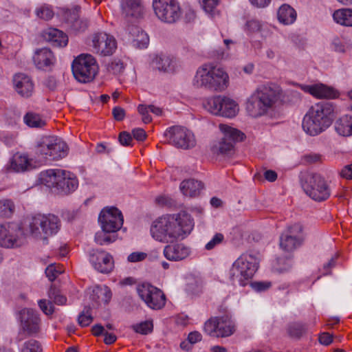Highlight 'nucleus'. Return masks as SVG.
<instances>
[{"instance_id": "nucleus-1", "label": "nucleus", "mask_w": 352, "mask_h": 352, "mask_svg": "<svg viewBox=\"0 0 352 352\" xmlns=\"http://www.w3.org/2000/svg\"><path fill=\"white\" fill-rule=\"evenodd\" d=\"M193 226L191 216L186 212H182L159 217L153 222L150 231L154 239L168 243L190 234Z\"/></svg>"}, {"instance_id": "nucleus-2", "label": "nucleus", "mask_w": 352, "mask_h": 352, "mask_svg": "<svg viewBox=\"0 0 352 352\" xmlns=\"http://www.w3.org/2000/svg\"><path fill=\"white\" fill-rule=\"evenodd\" d=\"M282 94L281 88L276 84L261 85L248 98L245 110L252 118L264 116L277 106Z\"/></svg>"}, {"instance_id": "nucleus-3", "label": "nucleus", "mask_w": 352, "mask_h": 352, "mask_svg": "<svg viewBox=\"0 0 352 352\" xmlns=\"http://www.w3.org/2000/svg\"><path fill=\"white\" fill-rule=\"evenodd\" d=\"M230 83L227 72L221 67L212 64H204L199 67L192 79V85L197 88L222 92Z\"/></svg>"}, {"instance_id": "nucleus-4", "label": "nucleus", "mask_w": 352, "mask_h": 352, "mask_svg": "<svg viewBox=\"0 0 352 352\" xmlns=\"http://www.w3.org/2000/svg\"><path fill=\"white\" fill-rule=\"evenodd\" d=\"M333 107L327 102L312 105L305 115L302 126L310 135H317L324 131L332 123Z\"/></svg>"}, {"instance_id": "nucleus-5", "label": "nucleus", "mask_w": 352, "mask_h": 352, "mask_svg": "<svg viewBox=\"0 0 352 352\" xmlns=\"http://www.w3.org/2000/svg\"><path fill=\"white\" fill-rule=\"evenodd\" d=\"M258 267V258L251 254H241L228 271V278L233 283L246 285L252 279Z\"/></svg>"}, {"instance_id": "nucleus-6", "label": "nucleus", "mask_w": 352, "mask_h": 352, "mask_svg": "<svg viewBox=\"0 0 352 352\" xmlns=\"http://www.w3.org/2000/svg\"><path fill=\"white\" fill-rule=\"evenodd\" d=\"M60 226V220L56 215L37 214L32 218L29 231L33 237L45 240L48 236L56 234Z\"/></svg>"}, {"instance_id": "nucleus-7", "label": "nucleus", "mask_w": 352, "mask_h": 352, "mask_svg": "<svg viewBox=\"0 0 352 352\" xmlns=\"http://www.w3.org/2000/svg\"><path fill=\"white\" fill-rule=\"evenodd\" d=\"M219 128L222 137L213 144L211 150L214 154L218 155H231L234 153L235 143L244 139V133L225 124H220Z\"/></svg>"}, {"instance_id": "nucleus-8", "label": "nucleus", "mask_w": 352, "mask_h": 352, "mask_svg": "<svg viewBox=\"0 0 352 352\" xmlns=\"http://www.w3.org/2000/svg\"><path fill=\"white\" fill-rule=\"evenodd\" d=\"M72 67L75 78L84 83L93 80L98 71L96 58L89 54H82L77 56Z\"/></svg>"}, {"instance_id": "nucleus-9", "label": "nucleus", "mask_w": 352, "mask_h": 352, "mask_svg": "<svg viewBox=\"0 0 352 352\" xmlns=\"http://www.w3.org/2000/svg\"><path fill=\"white\" fill-rule=\"evenodd\" d=\"M302 187L307 195L317 201L327 199L331 194L327 181L317 173H309L305 175Z\"/></svg>"}, {"instance_id": "nucleus-10", "label": "nucleus", "mask_w": 352, "mask_h": 352, "mask_svg": "<svg viewBox=\"0 0 352 352\" xmlns=\"http://www.w3.org/2000/svg\"><path fill=\"white\" fill-rule=\"evenodd\" d=\"M153 8L157 19L163 23H176L182 14L178 0H153Z\"/></svg>"}, {"instance_id": "nucleus-11", "label": "nucleus", "mask_w": 352, "mask_h": 352, "mask_svg": "<svg viewBox=\"0 0 352 352\" xmlns=\"http://www.w3.org/2000/svg\"><path fill=\"white\" fill-rule=\"evenodd\" d=\"M204 331L212 336L228 337L235 331V324L228 316L214 317L205 322Z\"/></svg>"}, {"instance_id": "nucleus-12", "label": "nucleus", "mask_w": 352, "mask_h": 352, "mask_svg": "<svg viewBox=\"0 0 352 352\" xmlns=\"http://www.w3.org/2000/svg\"><path fill=\"white\" fill-rule=\"evenodd\" d=\"M91 46L93 53L100 56H111L117 49V41L113 36L98 32L92 34Z\"/></svg>"}, {"instance_id": "nucleus-13", "label": "nucleus", "mask_w": 352, "mask_h": 352, "mask_svg": "<svg viewBox=\"0 0 352 352\" xmlns=\"http://www.w3.org/2000/svg\"><path fill=\"white\" fill-rule=\"evenodd\" d=\"M165 136L170 144L178 148L188 149L196 144L194 134L185 127L172 126L166 130Z\"/></svg>"}, {"instance_id": "nucleus-14", "label": "nucleus", "mask_w": 352, "mask_h": 352, "mask_svg": "<svg viewBox=\"0 0 352 352\" xmlns=\"http://www.w3.org/2000/svg\"><path fill=\"white\" fill-rule=\"evenodd\" d=\"M137 292L140 298L153 309H160L165 305L164 294L162 290L150 284L139 285L137 287Z\"/></svg>"}, {"instance_id": "nucleus-15", "label": "nucleus", "mask_w": 352, "mask_h": 352, "mask_svg": "<svg viewBox=\"0 0 352 352\" xmlns=\"http://www.w3.org/2000/svg\"><path fill=\"white\" fill-rule=\"evenodd\" d=\"M98 221L102 230L109 232H116L122 228L124 219L122 212L118 208L107 207L100 212Z\"/></svg>"}, {"instance_id": "nucleus-16", "label": "nucleus", "mask_w": 352, "mask_h": 352, "mask_svg": "<svg viewBox=\"0 0 352 352\" xmlns=\"http://www.w3.org/2000/svg\"><path fill=\"white\" fill-rule=\"evenodd\" d=\"M302 226L296 223L288 228L287 231L283 233L280 239V246L285 252H292L300 245L299 234L302 232Z\"/></svg>"}, {"instance_id": "nucleus-17", "label": "nucleus", "mask_w": 352, "mask_h": 352, "mask_svg": "<svg viewBox=\"0 0 352 352\" xmlns=\"http://www.w3.org/2000/svg\"><path fill=\"white\" fill-rule=\"evenodd\" d=\"M19 314L21 327L25 331L29 333L38 332L41 319L36 311L29 308H24L19 311Z\"/></svg>"}, {"instance_id": "nucleus-18", "label": "nucleus", "mask_w": 352, "mask_h": 352, "mask_svg": "<svg viewBox=\"0 0 352 352\" xmlns=\"http://www.w3.org/2000/svg\"><path fill=\"white\" fill-rule=\"evenodd\" d=\"M21 233L19 229H16L10 224L0 225V245L5 248H14L21 244L19 234Z\"/></svg>"}, {"instance_id": "nucleus-19", "label": "nucleus", "mask_w": 352, "mask_h": 352, "mask_svg": "<svg viewBox=\"0 0 352 352\" xmlns=\"http://www.w3.org/2000/svg\"><path fill=\"white\" fill-rule=\"evenodd\" d=\"M13 85L15 91L21 97H30L34 89V85L30 76L25 74H17L13 78Z\"/></svg>"}, {"instance_id": "nucleus-20", "label": "nucleus", "mask_w": 352, "mask_h": 352, "mask_svg": "<svg viewBox=\"0 0 352 352\" xmlns=\"http://www.w3.org/2000/svg\"><path fill=\"white\" fill-rule=\"evenodd\" d=\"M79 10L75 9L67 14V24L71 32L74 34L85 32L89 27L87 19L79 16Z\"/></svg>"}, {"instance_id": "nucleus-21", "label": "nucleus", "mask_w": 352, "mask_h": 352, "mask_svg": "<svg viewBox=\"0 0 352 352\" xmlns=\"http://www.w3.org/2000/svg\"><path fill=\"white\" fill-rule=\"evenodd\" d=\"M91 261L94 268L101 273H109L113 270V258L104 251L98 252L92 255Z\"/></svg>"}, {"instance_id": "nucleus-22", "label": "nucleus", "mask_w": 352, "mask_h": 352, "mask_svg": "<svg viewBox=\"0 0 352 352\" xmlns=\"http://www.w3.org/2000/svg\"><path fill=\"white\" fill-rule=\"evenodd\" d=\"M164 255L169 261H181L188 256L190 250L183 243H172L165 246Z\"/></svg>"}, {"instance_id": "nucleus-23", "label": "nucleus", "mask_w": 352, "mask_h": 352, "mask_svg": "<svg viewBox=\"0 0 352 352\" xmlns=\"http://www.w3.org/2000/svg\"><path fill=\"white\" fill-rule=\"evenodd\" d=\"M35 168L34 162L26 153H16L10 161V168L15 172H23Z\"/></svg>"}, {"instance_id": "nucleus-24", "label": "nucleus", "mask_w": 352, "mask_h": 352, "mask_svg": "<svg viewBox=\"0 0 352 352\" xmlns=\"http://www.w3.org/2000/svg\"><path fill=\"white\" fill-rule=\"evenodd\" d=\"M42 38L55 47H65L68 43V36L63 31L49 28L41 32Z\"/></svg>"}, {"instance_id": "nucleus-25", "label": "nucleus", "mask_w": 352, "mask_h": 352, "mask_svg": "<svg viewBox=\"0 0 352 352\" xmlns=\"http://www.w3.org/2000/svg\"><path fill=\"white\" fill-rule=\"evenodd\" d=\"M60 177L56 188L57 192L67 195L77 188L78 182L76 177L72 173L62 170V176Z\"/></svg>"}, {"instance_id": "nucleus-26", "label": "nucleus", "mask_w": 352, "mask_h": 352, "mask_svg": "<svg viewBox=\"0 0 352 352\" xmlns=\"http://www.w3.org/2000/svg\"><path fill=\"white\" fill-rule=\"evenodd\" d=\"M302 89L311 94L312 96L319 98H336L338 96V93L331 87H328L324 85H305Z\"/></svg>"}, {"instance_id": "nucleus-27", "label": "nucleus", "mask_w": 352, "mask_h": 352, "mask_svg": "<svg viewBox=\"0 0 352 352\" xmlns=\"http://www.w3.org/2000/svg\"><path fill=\"white\" fill-rule=\"evenodd\" d=\"M122 14L126 17L138 18L143 12L141 0H122Z\"/></svg>"}, {"instance_id": "nucleus-28", "label": "nucleus", "mask_w": 352, "mask_h": 352, "mask_svg": "<svg viewBox=\"0 0 352 352\" xmlns=\"http://www.w3.org/2000/svg\"><path fill=\"white\" fill-rule=\"evenodd\" d=\"M155 67L161 72L167 73H173L176 72L179 65L178 61L174 57L167 55H160L157 56L153 60Z\"/></svg>"}, {"instance_id": "nucleus-29", "label": "nucleus", "mask_w": 352, "mask_h": 352, "mask_svg": "<svg viewBox=\"0 0 352 352\" xmlns=\"http://www.w3.org/2000/svg\"><path fill=\"white\" fill-rule=\"evenodd\" d=\"M61 176L62 169H49L41 173L40 180L47 187L56 190Z\"/></svg>"}, {"instance_id": "nucleus-30", "label": "nucleus", "mask_w": 352, "mask_h": 352, "mask_svg": "<svg viewBox=\"0 0 352 352\" xmlns=\"http://www.w3.org/2000/svg\"><path fill=\"white\" fill-rule=\"evenodd\" d=\"M220 112L219 116H222L228 118H232L235 117L239 111V106L238 103L232 98L223 96Z\"/></svg>"}, {"instance_id": "nucleus-31", "label": "nucleus", "mask_w": 352, "mask_h": 352, "mask_svg": "<svg viewBox=\"0 0 352 352\" xmlns=\"http://www.w3.org/2000/svg\"><path fill=\"white\" fill-rule=\"evenodd\" d=\"M55 141H56V136H45L41 138L36 146V155L45 160H49L50 152Z\"/></svg>"}, {"instance_id": "nucleus-32", "label": "nucleus", "mask_w": 352, "mask_h": 352, "mask_svg": "<svg viewBox=\"0 0 352 352\" xmlns=\"http://www.w3.org/2000/svg\"><path fill=\"white\" fill-rule=\"evenodd\" d=\"M34 62L38 69H44L54 63V57L52 51L47 48L37 50L33 57Z\"/></svg>"}, {"instance_id": "nucleus-33", "label": "nucleus", "mask_w": 352, "mask_h": 352, "mask_svg": "<svg viewBox=\"0 0 352 352\" xmlns=\"http://www.w3.org/2000/svg\"><path fill=\"white\" fill-rule=\"evenodd\" d=\"M202 188L200 182L192 179L184 180L180 184V190L183 195L190 197L197 196Z\"/></svg>"}, {"instance_id": "nucleus-34", "label": "nucleus", "mask_w": 352, "mask_h": 352, "mask_svg": "<svg viewBox=\"0 0 352 352\" xmlns=\"http://www.w3.org/2000/svg\"><path fill=\"white\" fill-rule=\"evenodd\" d=\"M223 96V95H217L207 97L203 100L202 107L210 113L219 116Z\"/></svg>"}, {"instance_id": "nucleus-35", "label": "nucleus", "mask_w": 352, "mask_h": 352, "mask_svg": "<svg viewBox=\"0 0 352 352\" xmlns=\"http://www.w3.org/2000/svg\"><path fill=\"white\" fill-rule=\"evenodd\" d=\"M278 19L285 25L292 24L296 19V12L290 6L284 4L278 10Z\"/></svg>"}, {"instance_id": "nucleus-36", "label": "nucleus", "mask_w": 352, "mask_h": 352, "mask_svg": "<svg viewBox=\"0 0 352 352\" xmlns=\"http://www.w3.org/2000/svg\"><path fill=\"white\" fill-rule=\"evenodd\" d=\"M68 153V146L60 138L56 137L51 152H50L49 161L58 160L65 157Z\"/></svg>"}, {"instance_id": "nucleus-37", "label": "nucleus", "mask_w": 352, "mask_h": 352, "mask_svg": "<svg viewBox=\"0 0 352 352\" xmlns=\"http://www.w3.org/2000/svg\"><path fill=\"white\" fill-rule=\"evenodd\" d=\"M335 129L340 135H352V116H344L338 119L335 123Z\"/></svg>"}, {"instance_id": "nucleus-38", "label": "nucleus", "mask_w": 352, "mask_h": 352, "mask_svg": "<svg viewBox=\"0 0 352 352\" xmlns=\"http://www.w3.org/2000/svg\"><path fill=\"white\" fill-rule=\"evenodd\" d=\"M132 35L133 45L140 48H145L149 43L147 34L138 27H133L130 32Z\"/></svg>"}, {"instance_id": "nucleus-39", "label": "nucleus", "mask_w": 352, "mask_h": 352, "mask_svg": "<svg viewBox=\"0 0 352 352\" xmlns=\"http://www.w3.org/2000/svg\"><path fill=\"white\" fill-rule=\"evenodd\" d=\"M91 298L97 304H107L111 298V292L107 287H96L92 290Z\"/></svg>"}, {"instance_id": "nucleus-40", "label": "nucleus", "mask_w": 352, "mask_h": 352, "mask_svg": "<svg viewBox=\"0 0 352 352\" xmlns=\"http://www.w3.org/2000/svg\"><path fill=\"white\" fill-rule=\"evenodd\" d=\"M334 21L342 25L352 27V9L337 10L333 14Z\"/></svg>"}, {"instance_id": "nucleus-41", "label": "nucleus", "mask_w": 352, "mask_h": 352, "mask_svg": "<svg viewBox=\"0 0 352 352\" xmlns=\"http://www.w3.org/2000/svg\"><path fill=\"white\" fill-rule=\"evenodd\" d=\"M16 206L11 199H0V217L10 218L14 213Z\"/></svg>"}, {"instance_id": "nucleus-42", "label": "nucleus", "mask_w": 352, "mask_h": 352, "mask_svg": "<svg viewBox=\"0 0 352 352\" xmlns=\"http://www.w3.org/2000/svg\"><path fill=\"white\" fill-rule=\"evenodd\" d=\"M24 122L30 127H43L45 125V121L38 114L28 113L23 118Z\"/></svg>"}, {"instance_id": "nucleus-43", "label": "nucleus", "mask_w": 352, "mask_h": 352, "mask_svg": "<svg viewBox=\"0 0 352 352\" xmlns=\"http://www.w3.org/2000/svg\"><path fill=\"white\" fill-rule=\"evenodd\" d=\"M36 16L43 20L48 21L53 18L54 11L48 5H43L36 9Z\"/></svg>"}, {"instance_id": "nucleus-44", "label": "nucleus", "mask_w": 352, "mask_h": 352, "mask_svg": "<svg viewBox=\"0 0 352 352\" xmlns=\"http://www.w3.org/2000/svg\"><path fill=\"white\" fill-rule=\"evenodd\" d=\"M63 272V267L61 265L50 264L45 270V274L50 281H53Z\"/></svg>"}, {"instance_id": "nucleus-45", "label": "nucleus", "mask_w": 352, "mask_h": 352, "mask_svg": "<svg viewBox=\"0 0 352 352\" xmlns=\"http://www.w3.org/2000/svg\"><path fill=\"white\" fill-rule=\"evenodd\" d=\"M48 296L55 304L58 305H64L66 304V297L60 294L59 290L54 287H50L48 292Z\"/></svg>"}, {"instance_id": "nucleus-46", "label": "nucleus", "mask_w": 352, "mask_h": 352, "mask_svg": "<svg viewBox=\"0 0 352 352\" xmlns=\"http://www.w3.org/2000/svg\"><path fill=\"white\" fill-rule=\"evenodd\" d=\"M107 71L113 75L121 74L124 69V65L120 59H113L107 65Z\"/></svg>"}, {"instance_id": "nucleus-47", "label": "nucleus", "mask_w": 352, "mask_h": 352, "mask_svg": "<svg viewBox=\"0 0 352 352\" xmlns=\"http://www.w3.org/2000/svg\"><path fill=\"white\" fill-rule=\"evenodd\" d=\"M42 349L38 341L29 340L25 341L21 348V352H41Z\"/></svg>"}, {"instance_id": "nucleus-48", "label": "nucleus", "mask_w": 352, "mask_h": 352, "mask_svg": "<svg viewBox=\"0 0 352 352\" xmlns=\"http://www.w3.org/2000/svg\"><path fill=\"white\" fill-rule=\"evenodd\" d=\"M109 232H106L103 230L98 232L95 236V241L96 243L102 245L114 241L115 239L112 238L109 234Z\"/></svg>"}, {"instance_id": "nucleus-49", "label": "nucleus", "mask_w": 352, "mask_h": 352, "mask_svg": "<svg viewBox=\"0 0 352 352\" xmlns=\"http://www.w3.org/2000/svg\"><path fill=\"white\" fill-rule=\"evenodd\" d=\"M38 305L41 310L47 316H51L55 311L54 306L50 300L41 299L38 301Z\"/></svg>"}, {"instance_id": "nucleus-50", "label": "nucleus", "mask_w": 352, "mask_h": 352, "mask_svg": "<svg viewBox=\"0 0 352 352\" xmlns=\"http://www.w3.org/2000/svg\"><path fill=\"white\" fill-rule=\"evenodd\" d=\"M133 330L141 334H147L153 329V323L149 321H145L138 324L133 326Z\"/></svg>"}, {"instance_id": "nucleus-51", "label": "nucleus", "mask_w": 352, "mask_h": 352, "mask_svg": "<svg viewBox=\"0 0 352 352\" xmlns=\"http://www.w3.org/2000/svg\"><path fill=\"white\" fill-rule=\"evenodd\" d=\"M305 331V328L300 324H294L289 328V333L294 338H300Z\"/></svg>"}, {"instance_id": "nucleus-52", "label": "nucleus", "mask_w": 352, "mask_h": 352, "mask_svg": "<svg viewBox=\"0 0 352 352\" xmlns=\"http://www.w3.org/2000/svg\"><path fill=\"white\" fill-rule=\"evenodd\" d=\"M93 320V318L91 316L89 310L83 311L80 316H78V323L82 327H87Z\"/></svg>"}, {"instance_id": "nucleus-53", "label": "nucleus", "mask_w": 352, "mask_h": 352, "mask_svg": "<svg viewBox=\"0 0 352 352\" xmlns=\"http://www.w3.org/2000/svg\"><path fill=\"white\" fill-rule=\"evenodd\" d=\"M224 239V236L221 233H217L213 238L206 243L205 248L208 250H211L214 248L217 245L222 243Z\"/></svg>"}, {"instance_id": "nucleus-54", "label": "nucleus", "mask_w": 352, "mask_h": 352, "mask_svg": "<svg viewBox=\"0 0 352 352\" xmlns=\"http://www.w3.org/2000/svg\"><path fill=\"white\" fill-rule=\"evenodd\" d=\"M147 254L142 252H134L127 257V261L131 263L140 262L146 259Z\"/></svg>"}, {"instance_id": "nucleus-55", "label": "nucleus", "mask_w": 352, "mask_h": 352, "mask_svg": "<svg viewBox=\"0 0 352 352\" xmlns=\"http://www.w3.org/2000/svg\"><path fill=\"white\" fill-rule=\"evenodd\" d=\"M138 112L142 115V121L144 123H149L151 121V117L148 114L147 106L140 104L138 107Z\"/></svg>"}, {"instance_id": "nucleus-56", "label": "nucleus", "mask_w": 352, "mask_h": 352, "mask_svg": "<svg viewBox=\"0 0 352 352\" xmlns=\"http://www.w3.org/2000/svg\"><path fill=\"white\" fill-rule=\"evenodd\" d=\"M219 0H203V8L206 12H211L218 5Z\"/></svg>"}, {"instance_id": "nucleus-57", "label": "nucleus", "mask_w": 352, "mask_h": 352, "mask_svg": "<svg viewBox=\"0 0 352 352\" xmlns=\"http://www.w3.org/2000/svg\"><path fill=\"white\" fill-rule=\"evenodd\" d=\"M341 177L346 179H352V164L344 166L340 172Z\"/></svg>"}, {"instance_id": "nucleus-58", "label": "nucleus", "mask_w": 352, "mask_h": 352, "mask_svg": "<svg viewBox=\"0 0 352 352\" xmlns=\"http://www.w3.org/2000/svg\"><path fill=\"white\" fill-rule=\"evenodd\" d=\"M119 141L123 146H129L132 142V137L126 131L121 132L119 135Z\"/></svg>"}, {"instance_id": "nucleus-59", "label": "nucleus", "mask_w": 352, "mask_h": 352, "mask_svg": "<svg viewBox=\"0 0 352 352\" xmlns=\"http://www.w3.org/2000/svg\"><path fill=\"white\" fill-rule=\"evenodd\" d=\"M112 113L113 118L118 121H121L124 118L125 111L120 107H116L113 108Z\"/></svg>"}, {"instance_id": "nucleus-60", "label": "nucleus", "mask_w": 352, "mask_h": 352, "mask_svg": "<svg viewBox=\"0 0 352 352\" xmlns=\"http://www.w3.org/2000/svg\"><path fill=\"white\" fill-rule=\"evenodd\" d=\"M304 159L306 162L314 164L321 162V155L317 153H311L305 155Z\"/></svg>"}, {"instance_id": "nucleus-61", "label": "nucleus", "mask_w": 352, "mask_h": 352, "mask_svg": "<svg viewBox=\"0 0 352 352\" xmlns=\"http://www.w3.org/2000/svg\"><path fill=\"white\" fill-rule=\"evenodd\" d=\"M333 341V337L329 333H322L319 336V342L324 345H329Z\"/></svg>"}, {"instance_id": "nucleus-62", "label": "nucleus", "mask_w": 352, "mask_h": 352, "mask_svg": "<svg viewBox=\"0 0 352 352\" xmlns=\"http://www.w3.org/2000/svg\"><path fill=\"white\" fill-rule=\"evenodd\" d=\"M133 138L138 141H142L146 138V133L142 129H135L132 131Z\"/></svg>"}, {"instance_id": "nucleus-63", "label": "nucleus", "mask_w": 352, "mask_h": 352, "mask_svg": "<svg viewBox=\"0 0 352 352\" xmlns=\"http://www.w3.org/2000/svg\"><path fill=\"white\" fill-rule=\"evenodd\" d=\"M201 334L198 331H193L188 334V340L190 344H195L201 340Z\"/></svg>"}, {"instance_id": "nucleus-64", "label": "nucleus", "mask_w": 352, "mask_h": 352, "mask_svg": "<svg viewBox=\"0 0 352 352\" xmlns=\"http://www.w3.org/2000/svg\"><path fill=\"white\" fill-rule=\"evenodd\" d=\"M250 2L256 8H263L270 3L271 0H250Z\"/></svg>"}]
</instances>
